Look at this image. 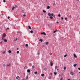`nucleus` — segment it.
I'll return each mask as SVG.
<instances>
[{
  "instance_id": "nucleus-1",
  "label": "nucleus",
  "mask_w": 80,
  "mask_h": 80,
  "mask_svg": "<svg viewBox=\"0 0 80 80\" xmlns=\"http://www.w3.org/2000/svg\"><path fill=\"white\" fill-rule=\"evenodd\" d=\"M70 74H71V75H73L74 73H73V72H70Z\"/></svg>"
},
{
  "instance_id": "nucleus-2",
  "label": "nucleus",
  "mask_w": 80,
  "mask_h": 80,
  "mask_svg": "<svg viewBox=\"0 0 80 80\" xmlns=\"http://www.w3.org/2000/svg\"><path fill=\"white\" fill-rule=\"evenodd\" d=\"M6 36V34L5 33H3L2 34V37H5Z\"/></svg>"
},
{
  "instance_id": "nucleus-3",
  "label": "nucleus",
  "mask_w": 80,
  "mask_h": 80,
  "mask_svg": "<svg viewBox=\"0 0 80 80\" xmlns=\"http://www.w3.org/2000/svg\"><path fill=\"white\" fill-rule=\"evenodd\" d=\"M11 65V64H10V63H9L8 65L7 64L6 67H10Z\"/></svg>"
},
{
  "instance_id": "nucleus-4",
  "label": "nucleus",
  "mask_w": 80,
  "mask_h": 80,
  "mask_svg": "<svg viewBox=\"0 0 80 80\" xmlns=\"http://www.w3.org/2000/svg\"><path fill=\"white\" fill-rule=\"evenodd\" d=\"M74 57H75V58H77V56H76L75 54H74Z\"/></svg>"
},
{
  "instance_id": "nucleus-5",
  "label": "nucleus",
  "mask_w": 80,
  "mask_h": 80,
  "mask_svg": "<svg viewBox=\"0 0 80 80\" xmlns=\"http://www.w3.org/2000/svg\"><path fill=\"white\" fill-rule=\"evenodd\" d=\"M3 41H4V42H7V40L6 39H4L3 40Z\"/></svg>"
},
{
  "instance_id": "nucleus-6",
  "label": "nucleus",
  "mask_w": 80,
  "mask_h": 80,
  "mask_svg": "<svg viewBox=\"0 0 80 80\" xmlns=\"http://www.w3.org/2000/svg\"><path fill=\"white\" fill-rule=\"evenodd\" d=\"M27 72L28 73H30V69H28Z\"/></svg>"
},
{
  "instance_id": "nucleus-7",
  "label": "nucleus",
  "mask_w": 80,
  "mask_h": 80,
  "mask_svg": "<svg viewBox=\"0 0 80 80\" xmlns=\"http://www.w3.org/2000/svg\"><path fill=\"white\" fill-rule=\"evenodd\" d=\"M5 39V37H3L2 36V40H3Z\"/></svg>"
},
{
  "instance_id": "nucleus-8",
  "label": "nucleus",
  "mask_w": 80,
  "mask_h": 80,
  "mask_svg": "<svg viewBox=\"0 0 80 80\" xmlns=\"http://www.w3.org/2000/svg\"><path fill=\"white\" fill-rule=\"evenodd\" d=\"M50 63H51V66H53V63H52V62H51Z\"/></svg>"
},
{
  "instance_id": "nucleus-9",
  "label": "nucleus",
  "mask_w": 80,
  "mask_h": 80,
  "mask_svg": "<svg viewBox=\"0 0 80 80\" xmlns=\"http://www.w3.org/2000/svg\"><path fill=\"white\" fill-rule=\"evenodd\" d=\"M57 30L56 29L53 32V33H56V32H57Z\"/></svg>"
},
{
  "instance_id": "nucleus-10",
  "label": "nucleus",
  "mask_w": 80,
  "mask_h": 80,
  "mask_svg": "<svg viewBox=\"0 0 80 80\" xmlns=\"http://www.w3.org/2000/svg\"><path fill=\"white\" fill-rule=\"evenodd\" d=\"M43 35H47V34H46V33L45 32H43Z\"/></svg>"
},
{
  "instance_id": "nucleus-11",
  "label": "nucleus",
  "mask_w": 80,
  "mask_h": 80,
  "mask_svg": "<svg viewBox=\"0 0 80 80\" xmlns=\"http://www.w3.org/2000/svg\"><path fill=\"white\" fill-rule=\"evenodd\" d=\"M34 74H35V75L37 74V72H34Z\"/></svg>"
},
{
  "instance_id": "nucleus-12",
  "label": "nucleus",
  "mask_w": 80,
  "mask_h": 80,
  "mask_svg": "<svg viewBox=\"0 0 80 80\" xmlns=\"http://www.w3.org/2000/svg\"><path fill=\"white\" fill-rule=\"evenodd\" d=\"M28 28H29V29H31V27H30V26H28Z\"/></svg>"
},
{
  "instance_id": "nucleus-13",
  "label": "nucleus",
  "mask_w": 80,
  "mask_h": 80,
  "mask_svg": "<svg viewBox=\"0 0 80 80\" xmlns=\"http://www.w3.org/2000/svg\"><path fill=\"white\" fill-rule=\"evenodd\" d=\"M3 67H5V66H6V64H4L3 65Z\"/></svg>"
},
{
  "instance_id": "nucleus-14",
  "label": "nucleus",
  "mask_w": 80,
  "mask_h": 80,
  "mask_svg": "<svg viewBox=\"0 0 80 80\" xmlns=\"http://www.w3.org/2000/svg\"><path fill=\"white\" fill-rule=\"evenodd\" d=\"M66 69H67V68L66 67H64V70H66Z\"/></svg>"
},
{
  "instance_id": "nucleus-15",
  "label": "nucleus",
  "mask_w": 80,
  "mask_h": 80,
  "mask_svg": "<svg viewBox=\"0 0 80 80\" xmlns=\"http://www.w3.org/2000/svg\"><path fill=\"white\" fill-rule=\"evenodd\" d=\"M77 64H75L73 65V66L74 67H76V66H77Z\"/></svg>"
},
{
  "instance_id": "nucleus-16",
  "label": "nucleus",
  "mask_w": 80,
  "mask_h": 80,
  "mask_svg": "<svg viewBox=\"0 0 80 80\" xmlns=\"http://www.w3.org/2000/svg\"><path fill=\"white\" fill-rule=\"evenodd\" d=\"M47 9H49L50 8V6H48L47 7Z\"/></svg>"
},
{
  "instance_id": "nucleus-17",
  "label": "nucleus",
  "mask_w": 80,
  "mask_h": 80,
  "mask_svg": "<svg viewBox=\"0 0 80 80\" xmlns=\"http://www.w3.org/2000/svg\"><path fill=\"white\" fill-rule=\"evenodd\" d=\"M42 12H44V13H46V11L44 10H43L42 11Z\"/></svg>"
},
{
  "instance_id": "nucleus-18",
  "label": "nucleus",
  "mask_w": 80,
  "mask_h": 80,
  "mask_svg": "<svg viewBox=\"0 0 80 80\" xmlns=\"http://www.w3.org/2000/svg\"><path fill=\"white\" fill-rule=\"evenodd\" d=\"M39 41H41V42H42V41H43V40L41 39H40Z\"/></svg>"
},
{
  "instance_id": "nucleus-19",
  "label": "nucleus",
  "mask_w": 80,
  "mask_h": 80,
  "mask_svg": "<svg viewBox=\"0 0 80 80\" xmlns=\"http://www.w3.org/2000/svg\"><path fill=\"white\" fill-rule=\"evenodd\" d=\"M11 50H9L8 51V53H11Z\"/></svg>"
},
{
  "instance_id": "nucleus-20",
  "label": "nucleus",
  "mask_w": 80,
  "mask_h": 80,
  "mask_svg": "<svg viewBox=\"0 0 80 80\" xmlns=\"http://www.w3.org/2000/svg\"><path fill=\"white\" fill-rule=\"evenodd\" d=\"M33 31L32 30H31V31H30V33H33Z\"/></svg>"
},
{
  "instance_id": "nucleus-21",
  "label": "nucleus",
  "mask_w": 80,
  "mask_h": 80,
  "mask_svg": "<svg viewBox=\"0 0 80 80\" xmlns=\"http://www.w3.org/2000/svg\"><path fill=\"white\" fill-rule=\"evenodd\" d=\"M60 16H61L60 14H59L58 15V17H60Z\"/></svg>"
},
{
  "instance_id": "nucleus-22",
  "label": "nucleus",
  "mask_w": 80,
  "mask_h": 80,
  "mask_svg": "<svg viewBox=\"0 0 80 80\" xmlns=\"http://www.w3.org/2000/svg\"><path fill=\"white\" fill-rule=\"evenodd\" d=\"M50 18H51V19H53V17L52 16H51L50 17Z\"/></svg>"
},
{
  "instance_id": "nucleus-23",
  "label": "nucleus",
  "mask_w": 80,
  "mask_h": 80,
  "mask_svg": "<svg viewBox=\"0 0 80 80\" xmlns=\"http://www.w3.org/2000/svg\"><path fill=\"white\" fill-rule=\"evenodd\" d=\"M46 45H48V42H47L46 43Z\"/></svg>"
},
{
  "instance_id": "nucleus-24",
  "label": "nucleus",
  "mask_w": 80,
  "mask_h": 80,
  "mask_svg": "<svg viewBox=\"0 0 80 80\" xmlns=\"http://www.w3.org/2000/svg\"><path fill=\"white\" fill-rule=\"evenodd\" d=\"M41 76H42V77H43V76H44V74H41Z\"/></svg>"
},
{
  "instance_id": "nucleus-25",
  "label": "nucleus",
  "mask_w": 80,
  "mask_h": 80,
  "mask_svg": "<svg viewBox=\"0 0 80 80\" xmlns=\"http://www.w3.org/2000/svg\"><path fill=\"white\" fill-rule=\"evenodd\" d=\"M48 15H49V16H51V14H50V13H48Z\"/></svg>"
},
{
  "instance_id": "nucleus-26",
  "label": "nucleus",
  "mask_w": 80,
  "mask_h": 80,
  "mask_svg": "<svg viewBox=\"0 0 80 80\" xmlns=\"http://www.w3.org/2000/svg\"><path fill=\"white\" fill-rule=\"evenodd\" d=\"M54 75H57V72H54Z\"/></svg>"
},
{
  "instance_id": "nucleus-27",
  "label": "nucleus",
  "mask_w": 80,
  "mask_h": 80,
  "mask_svg": "<svg viewBox=\"0 0 80 80\" xmlns=\"http://www.w3.org/2000/svg\"><path fill=\"white\" fill-rule=\"evenodd\" d=\"M28 76L27 75L26 77V79H28Z\"/></svg>"
},
{
  "instance_id": "nucleus-28",
  "label": "nucleus",
  "mask_w": 80,
  "mask_h": 80,
  "mask_svg": "<svg viewBox=\"0 0 80 80\" xmlns=\"http://www.w3.org/2000/svg\"><path fill=\"white\" fill-rule=\"evenodd\" d=\"M14 8H15V7H13L12 8V10H14Z\"/></svg>"
},
{
  "instance_id": "nucleus-29",
  "label": "nucleus",
  "mask_w": 80,
  "mask_h": 80,
  "mask_svg": "<svg viewBox=\"0 0 80 80\" xmlns=\"http://www.w3.org/2000/svg\"><path fill=\"white\" fill-rule=\"evenodd\" d=\"M17 53L18 54L19 53V51H17Z\"/></svg>"
},
{
  "instance_id": "nucleus-30",
  "label": "nucleus",
  "mask_w": 80,
  "mask_h": 80,
  "mask_svg": "<svg viewBox=\"0 0 80 80\" xmlns=\"http://www.w3.org/2000/svg\"><path fill=\"white\" fill-rule=\"evenodd\" d=\"M35 68V66H32V68Z\"/></svg>"
},
{
  "instance_id": "nucleus-31",
  "label": "nucleus",
  "mask_w": 80,
  "mask_h": 80,
  "mask_svg": "<svg viewBox=\"0 0 80 80\" xmlns=\"http://www.w3.org/2000/svg\"><path fill=\"white\" fill-rule=\"evenodd\" d=\"M67 56V55H65L64 56V57H66Z\"/></svg>"
},
{
  "instance_id": "nucleus-32",
  "label": "nucleus",
  "mask_w": 80,
  "mask_h": 80,
  "mask_svg": "<svg viewBox=\"0 0 80 80\" xmlns=\"http://www.w3.org/2000/svg\"><path fill=\"white\" fill-rule=\"evenodd\" d=\"M61 20H63V17H61Z\"/></svg>"
},
{
  "instance_id": "nucleus-33",
  "label": "nucleus",
  "mask_w": 80,
  "mask_h": 80,
  "mask_svg": "<svg viewBox=\"0 0 80 80\" xmlns=\"http://www.w3.org/2000/svg\"><path fill=\"white\" fill-rule=\"evenodd\" d=\"M28 44H26V47H28Z\"/></svg>"
},
{
  "instance_id": "nucleus-34",
  "label": "nucleus",
  "mask_w": 80,
  "mask_h": 80,
  "mask_svg": "<svg viewBox=\"0 0 80 80\" xmlns=\"http://www.w3.org/2000/svg\"><path fill=\"white\" fill-rule=\"evenodd\" d=\"M62 79H63V77H61L60 79V80H62Z\"/></svg>"
},
{
  "instance_id": "nucleus-35",
  "label": "nucleus",
  "mask_w": 80,
  "mask_h": 80,
  "mask_svg": "<svg viewBox=\"0 0 80 80\" xmlns=\"http://www.w3.org/2000/svg\"><path fill=\"white\" fill-rule=\"evenodd\" d=\"M69 17H70V18H71V17H72V15H70L69 16Z\"/></svg>"
},
{
  "instance_id": "nucleus-36",
  "label": "nucleus",
  "mask_w": 80,
  "mask_h": 80,
  "mask_svg": "<svg viewBox=\"0 0 80 80\" xmlns=\"http://www.w3.org/2000/svg\"><path fill=\"white\" fill-rule=\"evenodd\" d=\"M23 17H25V16H26V15H25V14H24V15H23Z\"/></svg>"
},
{
  "instance_id": "nucleus-37",
  "label": "nucleus",
  "mask_w": 80,
  "mask_h": 80,
  "mask_svg": "<svg viewBox=\"0 0 80 80\" xmlns=\"http://www.w3.org/2000/svg\"><path fill=\"white\" fill-rule=\"evenodd\" d=\"M51 16H53V13H52V14H51Z\"/></svg>"
},
{
  "instance_id": "nucleus-38",
  "label": "nucleus",
  "mask_w": 80,
  "mask_h": 80,
  "mask_svg": "<svg viewBox=\"0 0 80 80\" xmlns=\"http://www.w3.org/2000/svg\"><path fill=\"white\" fill-rule=\"evenodd\" d=\"M8 19H9V18H10V17L8 16Z\"/></svg>"
},
{
  "instance_id": "nucleus-39",
  "label": "nucleus",
  "mask_w": 80,
  "mask_h": 80,
  "mask_svg": "<svg viewBox=\"0 0 80 80\" xmlns=\"http://www.w3.org/2000/svg\"><path fill=\"white\" fill-rule=\"evenodd\" d=\"M3 2H4L5 3V2H6L5 0H4L3 1Z\"/></svg>"
},
{
  "instance_id": "nucleus-40",
  "label": "nucleus",
  "mask_w": 80,
  "mask_h": 80,
  "mask_svg": "<svg viewBox=\"0 0 80 80\" xmlns=\"http://www.w3.org/2000/svg\"><path fill=\"white\" fill-rule=\"evenodd\" d=\"M9 28H7V30H9Z\"/></svg>"
},
{
  "instance_id": "nucleus-41",
  "label": "nucleus",
  "mask_w": 80,
  "mask_h": 80,
  "mask_svg": "<svg viewBox=\"0 0 80 80\" xmlns=\"http://www.w3.org/2000/svg\"><path fill=\"white\" fill-rule=\"evenodd\" d=\"M67 18H65V20H67Z\"/></svg>"
},
{
  "instance_id": "nucleus-42",
  "label": "nucleus",
  "mask_w": 80,
  "mask_h": 80,
  "mask_svg": "<svg viewBox=\"0 0 80 80\" xmlns=\"http://www.w3.org/2000/svg\"><path fill=\"white\" fill-rule=\"evenodd\" d=\"M5 53V52L4 51L3 52V54H4Z\"/></svg>"
},
{
  "instance_id": "nucleus-43",
  "label": "nucleus",
  "mask_w": 80,
  "mask_h": 80,
  "mask_svg": "<svg viewBox=\"0 0 80 80\" xmlns=\"http://www.w3.org/2000/svg\"><path fill=\"white\" fill-rule=\"evenodd\" d=\"M56 23H59V22H58V21H57L56 22Z\"/></svg>"
},
{
  "instance_id": "nucleus-44",
  "label": "nucleus",
  "mask_w": 80,
  "mask_h": 80,
  "mask_svg": "<svg viewBox=\"0 0 80 80\" xmlns=\"http://www.w3.org/2000/svg\"><path fill=\"white\" fill-rule=\"evenodd\" d=\"M1 15H2V16H3L4 14H3V13H2V14H1Z\"/></svg>"
},
{
  "instance_id": "nucleus-45",
  "label": "nucleus",
  "mask_w": 80,
  "mask_h": 80,
  "mask_svg": "<svg viewBox=\"0 0 80 80\" xmlns=\"http://www.w3.org/2000/svg\"><path fill=\"white\" fill-rule=\"evenodd\" d=\"M50 55H52V53H51L50 54Z\"/></svg>"
},
{
  "instance_id": "nucleus-46",
  "label": "nucleus",
  "mask_w": 80,
  "mask_h": 80,
  "mask_svg": "<svg viewBox=\"0 0 80 80\" xmlns=\"http://www.w3.org/2000/svg\"><path fill=\"white\" fill-rule=\"evenodd\" d=\"M0 43L1 44H2V42H0Z\"/></svg>"
},
{
  "instance_id": "nucleus-47",
  "label": "nucleus",
  "mask_w": 80,
  "mask_h": 80,
  "mask_svg": "<svg viewBox=\"0 0 80 80\" xmlns=\"http://www.w3.org/2000/svg\"><path fill=\"white\" fill-rule=\"evenodd\" d=\"M41 35H43V32H41Z\"/></svg>"
},
{
  "instance_id": "nucleus-48",
  "label": "nucleus",
  "mask_w": 80,
  "mask_h": 80,
  "mask_svg": "<svg viewBox=\"0 0 80 80\" xmlns=\"http://www.w3.org/2000/svg\"><path fill=\"white\" fill-rule=\"evenodd\" d=\"M78 69H79V70H80V68H78Z\"/></svg>"
},
{
  "instance_id": "nucleus-49",
  "label": "nucleus",
  "mask_w": 80,
  "mask_h": 80,
  "mask_svg": "<svg viewBox=\"0 0 80 80\" xmlns=\"http://www.w3.org/2000/svg\"><path fill=\"white\" fill-rule=\"evenodd\" d=\"M53 17H55V15H53Z\"/></svg>"
},
{
  "instance_id": "nucleus-50",
  "label": "nucleus",
  "mask_w": 80,
  "mask_h": 80,
  "mask_svg": "<svg viewBox=\"0 0 80 80\" xmlns=\"http://www.w3.org/2000/svg\"><path fill=\"white\" fill-rule=\"evenodd\" d=\"M50 74H51V75H52V73H51Z\"/></svg>"
},
{
  "instance_id": "nucleus-51",
  "label": "nucleus",
  "mask_w": 80,
  "mask_h": 80,
  "mask_svg": "<svg viewBox=\"0 0 80 80\" xmlns=\"http://www.w3.org/2000/svg\"><path fill=\"white\" fill-rule=\"evenodd\" d=\"M55 68H57V66H55Z\"/></svg>"
},
{
  "instance_id": "nucleus-52",
  "label": "nucleus",
  "mask_w": 80,
  "mask_h": 80,
  "mask_svg": "<svg viewBox=\"0 0 80 80\" xmlns=\"http://www.w3.org/2000/svg\"><path fill=\"white\" fill-rule=\"evenodd\" d=\"M18 78H20V77H19V76H18Z\"/></svg>"
},
{
  "instance_id": "nucleus-53",
  "label": "nucleus",
  "mask_w": 80,
  "mask_h": 80,
  "mask_svg": "<svg viewBox=\"0 0 80 80\" xmlns=\"http://www.w3.org/2000/svg\"><path fill=\"white\" fill-rule=\"evenodd\" d=\"M55 70H57V68H55Z\"/></svg>"
},
{
  "instance_id": "nucleus-54",
  "label": "nucleus",
  "mask_w": 80,
  "mask_h": 80,
  "mask_svg": "<svg viewBox=\"0 0 80 80\" xmlns=\"http://www.w3.org/2000/svg\"><path fill=\"white\" fill-rule=\"evenodd\" d=\"M16 79H18V78L16 77Z\"/></svg>"
},
{
  "instance_id": "nucleus-55",
  "label": "nucleus",
  "mask_w": 80,
  "mask_h": 80,
  "mask_svg": "<svg viewBox=\"0 0 80 80\" xmlns=\"http://www.w3.org/2000/svg\"><path fill=\"white\" fill-rule=\"evenodd\" d=\"M59 70V69H57V70Z\"/></svg>"
},
{
  "instance_id": "nucleus-56",
  "label": "nucleus",
  "mask_w": 80,
  "mask_h": 80,
  "mask_svg": "<svg viewBox=\"0 0 80 80\" xmlns=\"http://www.w3.org/2000/svg\"><path fill=\"white\" fill-rule=\"evenodd\" d=\"M4 78H6V77H4Z\"/></svg>"
},
{
  "instance_id": "nucleus-57",
  "label": "nucleus",
  "mask_w": 80,
  "mask_h": 80,
  "mask_svg": "<svg viewBox=\"0 0 80 80\" xmlns=\"http://www.w3.org/2000/svg\"><path fill=\"white\" fill-rule=\"evenodd\" d=\"M18 48H17V50H18Z\"/></svg>"
},
{
  "instance_id": "nucleus-58",
  "label": "nucleus",
  "mask_w": 80,
  "mask_h": 80,
  "mask_svg": "<svg viewBox=\"0 0 80 80\" xmlns=\"http://www.w3.org/2000/svg\"><path fill=\"white\" fill-rule=\"evenodd\" d=\"M77 1H79V0H77Z\"/></svg>"
},
{
  "instance_id": "nucleus-59",
  "label": "nucleus",
  "mask_w": 80,
  "mask_h": 80,
  "mask_svg": "<svg viewBox=\"0 0 80 80\" xmlns=\"http://www.w3.org/2000/svg\"><path fill=\"white\" fill-rule=\"evenodd\" d=\"M59 77H60V76H59Z\"/></svg>"
}]
</instances>
